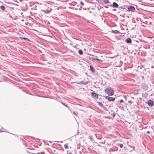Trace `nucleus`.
Instances as JSON below:
<instances>
[{
  "label": "nucleus",
  "mask_w": 154,
  "mask_h": 154,
  "mask_svg": "<svg viewBox=\"0 0 154 154\" xmlns=\"http://www.w3.org/2000/svg\"><path fill=\"white\" fill-rule=\"evenodd\" d=\"M105 92L109 96H112L113 94V91L110 87H107L104 90Z\"/></svg>",
  "instance_id": "obj_1"
},
{
  "label": "nucleus",
  "mask_w": 154,
  "mask_h": 154,
  "mask_svg": "<svg viewBox=\"0 0 154 154\" xmlns=\"http://www.w3.org/2000/svg\"><path fill=\"white\" fill-rule=\"evenodd\" d=\"M105 98L106 99L110 101H113L115 100V98L112 97H110L109 96H106Z\"/></svg>",
  "instance_id": "obj_2"
},
{
  "label": "nucleus",
  "mask_w": 154,
  "mask_h": 154,
  "mask_svg": "<svg viewBox=\"0 0 154 154\" xmlns=\"http://www.w3.org/2000/svg\"><path fill=\"white\" fill-rule=\"evenodd\" d=\"M153 103L154 102L152 100H150L148 101L147 103L148 105L152 106L153 105Z\"/></svg>",
  "instance_id": "obj_3"
},
{
  "label": "nucleus",
  "mask_w": 154,
  "mask_h": 154,
  "mask_svg": "<svg viewBox=\"0 0 154 154\" xmlns=\"http://www.w3.org/2000/svg\"><path fill=\"white\" fill-rule=\"evenodd\" d=\"M91 59L92 60L94 61H97L98 62H100L101 63L102 62H103V60H101L100 59H99L98 58H97L94 57H92L91 58Z\"/></svg>",
  "instance_id": "obj_4"
},
{
  "label": "nucleus",
  "mask_w": 154,
  "mask_h": 154,
  "mask_svg": "<svg viewBox=\"0 0 154 154\" xmlns=\"http://www.w3.org/2000/svg\"><path fill=\"white\" fill-rule=\"evenodd\" d=\"M128 9L130 11H133L135 10V8L133 6H130L128 7Z\"/></svg>",
  "instance_id": "obj_5"
},
{
  "label": "nucleus",
  "mask_w": 154,
  "mask_h": 154,
  "mask_svg": "<svg viewBox=\"0 0 154 154\" xmlns=\"http://www.w3.org/2000/svg\"><path fill=\"white\" fill-rule=\"evenodd\" d=\"M126 42L128 43H131L132 42L131 39L130 38H128L126 40Z\"/></svg>",
  "instance_id": "obj_6"
},
{
  "label": "nucleus",
  "mask_w": 154,
  "mask_h": 154,
  "mask_svg": "<svg viewBox=\"0 0 154 154\" xmlns=\"http://www.w3.org/2000/svg\"><path fill=\"white\" fill-rule=\"evenodd\" d=\"M91 95L92 96L95 97L97 98L98 97V94L92 92L91 93Z\"/></svg>",
  "instance_id": "obj_7"
},
{
  "label": "nucleus",
  "mask_w": 154,
  "mask_h": 154,
  "mask_svg": "<svg viewBox=\"0 0 154 154\" xmlns=\"http://www.w3.org/2000/svg\"><path fill=\"white\" fill-rule=\"evenodd\" d=\"M112 6L115 8H118V4L116 3L115 2H113L112 4Z\"/></svg>",
  "instance_id": "obj_8"
},
{
  "label": "nucleus",
  "mask_w": 154,
  "mask_h": 154,
  "mask_svg": "<svg viewBox=\"0 0 154 154\" xmlns=\"http://www.w3.org/2000/svg\"><path fill=\"white\" fill-rule=\"evenodd\" d=\"M90 69H91V71L92 72H94L95 71V70L94 69L93 66H92L91 65L90 66Z\"/></svg>",
  "instance_id": "obj_9"
},
{
  "label": "nucleus",
  "mask_w": 154,
  "mask_h": 154,
  "mask_svg": "<svg viewBox=\"0 0 154 154\" xmlns=\"http://www.w3.org/2000/svg\"><path fill=\"white\" fill-rule=\"evenodd\" d=\"M103 1L105 3L108 4L109 3V1L108 0H103Z\"/></svg>",
  "instance_id": "obj_10"
},
{
  "label": "nucleus",
  "mask_w": 154,
  "mask_h": 154,
  "mask_svg": "<svg viewBox=\"0 0 154 154\" xmlns=\"http://www.w3.org/2000/svg\"><path fill=\"white\" fill-rule=\"evenodd\" d=\"M0 8L2 10H4L5 9V8L3 5L1 6Z\"/></svg>",
  "instance_id": "obj_11"
},
{
  "label": "nucleus",
  "mask_w": 154,
  "mask_h": 154,
  "mask_svg": "<svg viewBox=\"0 0 154 154\" xmlns=\"http://www.w3.org/2000/svg\"><path fill=\"white\" fill-rule=\"evenodd\" d=\"M79 53L80 54H83V51L82 50L80 49L79 50Z\"/></svg>",
  "instance_id": "obj_12"
},
{
  "label": "nucleus",
  "mask_w": 154,
  "mask_h": 154,
  "mask_svg": "<svg viewBox=\"0 0 154 154\" xmlns=\"http://www.w3.org/2000/svg\"><path fill=\"white\" fill-rule=\"evenodd\" d=\"M64 147L66 149H68V146L67 144H66L64 145Z\"/></svg>",
  "instance_id": "obj_13"
},
{
  "label": "nucleus",
  "mask_w": 154,
  "mask_h": 154,
  "mask_svg": "<svg viewBox=\"0 0 154 154\" xmlns=\"http://www.w3.org/2000/svg\"><path fill=\"white\" fill-rule=\"evenodd\" d=\"M113 32L114 33L116 34L119 33V32L118 30L114 31Z\"/></svg>",
  "instance_id": "obj_14"
},
{
  "label": "nucleus",
  "mask_w": 154,
  "mask_h": 154,
  "mask_svg": "<svg viewBox=\"0 0 154 154\" xmlns=\"http://www.w3.org/2000/svg\"><path fill=\"white\" fill-rule=\"evenodd\" d=\"M119 146L120 148H122L123 146V145L122 144H119Z\"/></svg>",
  "instance_id": "obj_15"
},
{
  "label": "nucleus",
  "mask_w": 154,
  "mask_h": 154,
  "mask_svg": "<svg viewBox=\"0 0 154 154\" xmlns=\"http://www.w3.org/2000/svg\"><path fill=\"white\" fill-rule=\"evenodd\" d=\"M98 103L100 106L101 107H102L103 106V105L101 103L98 102Z\"/></svg>",
  "instance_id": "obj_16"
},
{
  "label": "nucleus",
  "mask_w": 154,
  "mask_h": 154,
  "mask_svg": "<svg viewBox=\"0 0 154 154\" xmlns=\"http://www.w3.org/2000/svg\"><path fill=\"white\" fill-rule=\"evenodd\" d=\"M128 103H130L131 104L133 103V102L131 100H128Z\"/></svg>",
  "instance_id": "obj_17"
},
{
  "label": "nucleus",
  "mask_w": 154,
  "mask_h": 154,
  "mask_svg": "<svg viewBox=\"0 0 154 154\" xmlns=\"http://www.w3.org/2000/svg\"><path fill=\"white\" fill-rule=\"evenodd\" d=\"M80 4L82 5H83L84 4L83 2H80Z\"/></svg>",
  "instance_id": "obj_18"
},
{
  "label": "nucleus",
  "mask_w": 154,
  "mask_h": 154,
  "mask_svg": "<svg viewBox=\"0 0 154 154\" xmlns=\"http://www.w3.org/2000/svg\"><path fill=\"white\" fill-rule=\"evenodd\" d=\"M119 101L120 103H122L124 102V100H123L121 99Z\"/></svg>",
  "instance_id": "obj_19"
},
{
  "label": "nucleus",
  "mask_w": 154,
  "mask_h": 154,
  "mask_svg": "<svg viewBox=\"0 0 154 154\" xmlns=\"http://www.w3.org/2000/svg\"><path fill=\"white\" fill-rule=\"evenodd\" d=\"M23 39H26V38H24V37H23Z\"/></svg>",
  "instance_id": "obj_20"
},
{
  "label": "nucleus",
  "mask_w": 154,
  "mask_h": 154,
  "mask_svg": "<svg viewBox=\"0 0 154 154\" xmlns=\"http://www.w3.org/2000/svg\"><path fill=\"white\" fill-rule=\"evenodd\" d=\"M147 133H150V131H147Z\"/></svg>",
  "instance_id": "obj_21"
},
{
  "label": "nucleus",
  "mask_w": 154,
  "mask_h": 154,
  "mask_svg": "<svg viewBox=\"0 0 154 154\" xmlns=\"http://www.w3.org/2000/svg\"><path fill=\"white\" fill-rule=\"evenodd\" d=\"M69 154H72V153H71L69 152Z\"/></svg>",
  "instance_id": "obj_22"
},
{
  "label": "nucleus",
  "mask_w": 154,
  "mask_h": 154,
  "mask_svg": "<svg viewBox=\"0 0 154 154\" xmlns=\"http://www.w3.org/2000/svg\"><path fill=\"white\" fill-rule=\"evenodd\" d=\"M113 116H114V114Z\"/></svg>",
  "instance_id": "obj_23"
},
{
  "label": "nucleus",
  "mask_w": 154,
  "mask_h": 154,
  "mask_svg": "<svg viewBox=\"0 0 154 154\" xmlns=\"http://www.w3.org/2000/svg\"><path fill=\"white\" fill-rule=\"evenodd\" d=\"M132 98L134 99V97H132Z\"/></svg>",
  "instance_id": "obj_24"
}]
</instances>
